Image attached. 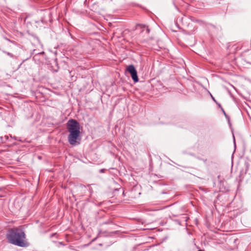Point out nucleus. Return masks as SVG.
I'll use <instances>...</instances> for the list:
<instances>
[{
    "label": "nucleus",
    "mask_w": 251,
    "mask_h": 251,
    "mask_svg": "<svg viewBox=\"0 0 251 251\" xmlns=\"http://www.w3.org/2000/svg\"><path fill=\"white\" fill-rule=\"evenodd\" d=\"M6 236L8 242L11 244L20 247H26L28 246L26 241L25 234L21 228L14 227L9 229Z\"/></svg>",
    "instance_id": "nucleus-1"
},
{
    "label": "nucleus",
    "mask_w": 251,
    "mask_h": 251,
    "mask_svg": "<svg viewBox=\"0 0 251 251\" xmlns=\"http://www.w3.org/2000/svg\"><path fill=\"white\" fill-rule=\"evenodd\" d=\"M67 129L69 132L68 142L72 146L80 144V125L75 119H70L67 123Z\"/></svg>",
    "instance_id": "nucleus-2"
},
{
    "label": "nucleus",
    "mask_w": 251,
    "mask_h": 251,
    "mask_svg": "<svg viewBox=\"0 0 251 251\" xmlns=\"http://www.w3.org/2000/svg\"><path fill=\"white\" fill-rule=\"evenodd\" d=\"M127 70L130 74L132 79L135 82L138 81L139 79L137 76V71L133 65L128 66Z\"/></svg>",
    "instance_id": "nucleus-3"
},
{
    "label": "nucleus",
    "mask_w": 251,
    "mask_h": 251,
    "mask_svg": "<svg viewBox=\"0 0 251 251\" xmlns=\"http://www.w3.org/2000/svg\"><path fill=\"white\" fill-rule=\"evenodd\" d=\"M3 52L4 53L7 54L8 56H10L11 58H14V55L13 54H12L11 53H10V52H9L4 51V50L3 51Z\"/></svg>",
    "instance_id": "nucleus-4"
},
{
    "label": "nucleus",
    "mask_w": 251,
    "mask_h": 251,
    "mask_svg": "<svg viewBox=\"0 0 251 251\" xmlns=\"http://www.w3.org/2000/svg\"><path fill=\"white\" fill-rule=\"evenodd\" d=\"M222 111H223L224 114L225 115V117H226V118L229 121V117L227 115V114H226V113L225 112V110H224V109L223 108H222Z\"/></svg>",
    "instance_id": "nucleus-5"
},
{
    "label": "nucleus",
    "mask_w": 251,
    "mask_h": 251,
    "mask_svg": "<svg viewBox=\"0 0 251 251\" xmlns=\"http://www.w3.org/2000/svg\"><path fill=\"white\" fill-rule=\"evenodd\" d=\"M4 39L6 40V41H7L9 42H10V43H14V41H12L10 40V39H9L8 38H7L6 37H4Z\"/></svg>",
    "instance_id": "nucleus-6"
},
{
    "label": "nucleus",
    "mask_w": 251,
    "mask_h": 251,
    "mask_svg": "<svg viewBox=\"0 0 251 251\" xmlns=\"http://www.w3.org/2000/svg\"><path fill=\"white\" fill-rule=\"evenodd\" d=\"M89 192H90V193L91 194H92V193H93V189H92V188L90 187V188H89Z\"/></svg>",
    "instance_id": "nucleus-7"
},
{
    "label": "nucleus",
    "mask_w": 251,
    "mask_h": 251,
    "mask_svg": "<svg viewBox=\"0 0 251 251\" xmlns=\"http://www.w3.org/2000/svg\"><path fill=\"white\" fill-rule=\"evenodd\" d=\"M211 97H212V100L216 103H217V101L215 99V98L211 95Z\"/></svg>",
    "instance_id": "nucleus-8"
},
{
    "label": "nucleus",
    "mask_w": 251,
    "mask_h": 251,
    "mask_svg": "<svg viewBox=\"0 0 251 251\" xmlns=\"http://www.w3.org/2000/svg\"><path fill=\"white\" fill-rule=\"evenodd\" d=\"M217 104L218 105L219 107H220L221 109H222V108L223 107H222L220 103H218V102Z\"/></svg>",
    "instance_id": "nucleus-9"
},
{
    "label": "nucleus",
    "mask_w": 251,
    "mask_h": 251,
    "mask_svg": "<svg viewBox=\"0 0 251 251\" xmlns=\"http://www.w3.org/2000/svg\"><path fill=\"white\" fill-rule=\"evenodd\" d=\"M117 232V231H115V232H112V233H116Z\"/></svg>",
    "instance_id": "nucleus-10"
},
{
    "label": "nucleus",
    "mask_w": 251,
    "mask_h": 251,
    "mask_svg": "<svg viewBox=\"0 0 251 251\" xmlns=\"http://www.w3.org/2000/svg\"><path fill=\"white\" fill-rule=\"evenodd\" d=\"M198 251H204L203 250H199Z\"/></svg>",
    "instance_id": "nucleus-11"
},
{
    "label": "nucleus",
    "mask_w": 251,
    "mask_h": 251,
    "mask_svg": "<svg viewBox=\"0 0 251 251\" xmlns=\"http://www.w3.org/2000/svg\"><path fill=\"white\" fill-rule=\"evenodd\" d=\"M138 25L141 26V27H142V25Z\"/></svg>",
    "instance_id": "nucleus-12"
},
{
    "label": "nucleus",
    "mask_w": 251,
    "mask_h": 251,
    "mask_svg": "<svg viewBox=\"0 0 251 251\" xmlns=\"http://www.w3.org/2000/svg\"><path fill=\"white\" fill-rule=\"evenodd\" d=\"M39 53H40V54H43V53H44V52H42Z\"/></svg>",
    "instance_id": "nucleus-13"
}]
</instances>
